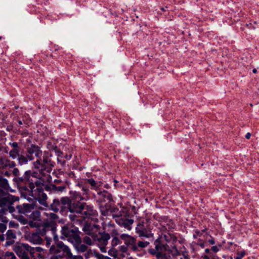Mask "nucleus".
I'll return each instance as SVG.
<instances>
[{
  "label": "nucleus",
  "instance_id": "f257e3e1",
  "mask_svg": "<svg viewBox=\"0 0 259 259\" xmlns=\"http://www.w3.org/2000/svg\"><path fill=\"white\" fill-rule=\"evenodd\" d=\"M49 178L39 177L34 181L35 188L30 189L25 194L22 192V196L26 198L28 195L33 196L42 205H45L47 196L44 192V187L46 182L49 181Z\"/></svg>",
  "mask_w": 259,
  "mask_h": 259
},
{
  "label": "nucleus",
  "instance_id": "f03ea898",
  "mask_svg": "<svg viewBox=\"0 0 259 259\" xmlns=\"http://www.w3.org/2000/svg\"><path fill=\"white\" fill-rule=\"evenodd\" d=\"M36 175V173H31L29 170L26 171L22 177L16 179V182L21 193L23 192L26 195L30 189L35 188L34 181L39 178Z\"/></svg>",
  "mask_w": 259,
  "mask_h": 259
},
{
  "label": "nucleus",
  "instance_id": "7ed1b4c3",
  "mask_svg": "<svg viewBox=\"0 0 259 259\" xmlns=\"http://www.w3.org/2000/svg\"><path fill=\"white\" fill-rule=\"evenodd\" d=\"M98 201L100 203V207L102 214L108 215L109 212H112L114 208H112L110 203L113 201L110 193L106 190L98 191L97 192Z\"/></svg>",
  "mask_w": 259,
  "mask_h": 259
},
{
  "label": "nucleus",
  "instance_id": "20e7f679",
  "mask_svg": "<svg viewBox=\"0 0 259 259\" xmlns=\"http://www.w3.org/2000/svg\"><path fill=\"white\" fill-rule=\"evenodd\" d=\"M34 167L38 169L40 174L42 175V178H49L50 179V176L48 175L52 170V168L54 166V162L52 161L51 158L48 156H44L43 159L41 157L39 159L33 162Z\"/></svg>",
  "mask_w": 259,
  "mask_h": 259
},
{
  "label": "nucleus",
  "instance_id": "39448f33",
  "mask_svg": "<svg viewBox=\"0 0 259 259\" xmlns=\"http://www.w3.org/2000/svg\"><path fill=\"white\" fill-rule=\"evenodd\" d=\"M50 250L52 253H60L66 259H83L81 255H73L69 247L62 241L57 243L56 246H51Z\"/></svg>",
  "mask_w": 259,
  "mask_h": 259
},
{
  "label": "nucleus",
  "instance_id": "423d86ee",
  "mask_svg": "<svg viewBox=\"0 0 259 259\" xmlns=\"http://www.w3.org/2000/svg\"><path fill=\"white\" fill-rule=\"evenodd\" d=\"M112 212L114 213L112 217L119 226L126 229L128 231L132 230V226L134 221L133 219L130 218L127 212L124 213L123 211H119L117 208H114L112 210Z\"/></svg>",
  "mask_w": 259,
  "mask_h": 259
},
{
  "label": "nucleus",
  "instance_id": "0eeeda50",
  "mask_svg": "<svg viewBox=\"0 0 259 259\" xmlns=\"http://www.w3.org/2000/svg\"><path fill=\"white\" fill-rule=\"evenodd\" d=\"M61 233L72 243L79 244L81 242L79 232L76 227L68 225H65L62 227Z\"/></svg>",
  "mask_w": 259,
  "mask_h": 259
},
{
  "label": "nucleus",
  "instance_id": "6e6552de",
  "mask_svg": "<svg viewBox=\"0 0 259 259\" xmlns=\"http://www.w3.org/2000/svg\"><path fill=\"white\" fill-rule=\"evenodd\" d=\"M150 219L148 218L140 220L135 228V232L139 237L150 238L152 236Z\"/></svg>",
  "mask_w": 259,
  "mask_h": 259
},
{
  "label": "nucleus",
  "instance_id": "1a4fd4ad",
  "mask_svg": "<svg viewBox=\"0 0 259 259\" xmlns=\"http://www.w3.org/2000/svg\"><path fill=\"white\" fill-rule=\"evenodd\" d=\"M70 203L68 197H63L60 199H55L50 205L51 209L54 212H60L62 215H66L68 212V206Z\"/></svg>",
  "mask_w": 259,
  "mask_h": 259
},
{
  "label": "nucleus",
  "instance_id": "9d476101",
  "mask_svg": "<svg viewBox=\"0 0 259 259\" xmlns=\"http://www.w3.org/2000/svg\"><path fill=\"white\" fill-rule=\"evenodd\" d=\"M39 234L46 237L53 238L55 240L58 239L56 234V227L55 224H45L39 228Z\"/></svg>",
  "mask_w": 259,
  "mask_h": 259
},
{
  "label": "nucleus",
  "instance_id": "9b49d317",
  "mask_svg": "<svg viewBox=\"0 0 259 259\" xmlns=\"http://www.w3.org/2000/svg\"><path fill=\"white\" fill-rule=\"evenodd\" d=\"M83 206V203L80 202H72L70 199V203L68 206V212L69 211L71 213L69 215L71 220L73 221L78 220L77 215H80Z\"/></svg>",
  "mask_w": 259,
  "mask_h": 259
},
{
  "label": "nucleus",
  "instance_id": "f8f14e48",
  "mask_svg": "<svg viewBox=\"0 0 259 259\" xmlns=\"http://www.w3.org/2000/svg\"><path fill=\"white\" fill-rule=\"evenodd\" d=\"M94 241L102 252H106L107 251L106 245L108 244V240L110 239V235L108 233H102L96 234L94 236Z\"/></svg>",
  "mask_w": 259,
  "mask_h": 259
},
{
  "label": "nucleus",
  "instance_id": "ddd939ff",
  "mask_svg": "<svg viewBox=\"0 0 259 259\" xmlns=\"http://www.w3.org/2000/svg\"><path fill=\"white\" fill-rule=\"evenodd\" d=\"M83 205L82 210L80 214V217L83 219L88 218L93 221L97 220L98 213L94 209V207L84 202H83Z\"/></svg>",
  "mask_w": 259,
  "mask_h": 259
},
{
  "label": "nucleus",
  "instance_id": "4468645a",
  "mask_svg": "<svg viewBox=\"0 0 259 259\" xmlns=\"http://www.w3.org/2000/svg\"><path fill=\"white\" fill-rule=\"evenodd\" d=\"M120 239L123 241L124 244L128 246L130 250L136 252L137 249V246L136 245L137 237L123 233L120 235Z\"/></svg>",
  "mask_w": 259,
  "mask_h": 259
},
{
  "label": "nucleus",
  "instance_id": "2eb2a0df",
  "mask_svg": "<svg viewBox=\"0 0 259 259\" xmlns=\"http://www.w3.org/2000/svg\"><path fill=\"white\" fill-rule=\"evenodd\" d=\"M26 152L30 158V160L34 159V156L37 158L39 159L42 155V151L40 148L35 144H31L29 147L27 148Z\"/></svg>",
  "mask_w": 259,
  "mask_h": 259
},
{
  "label": "nucleus",
  "instance_id": "dca6fc26",
  "mask_svg": "<svg viewBox=\"0 0 259 259\" xmlns=\"http://www.w3.org/2000/svg\"><path fill=\"white\" fill-rule=\"evenodd\" d=\"M39 229L36 232H30L26 235V238L27 241L34 244H40L43 240L40 236Z\"/></svg>",
  "mask_w": 259,
  "mask_h": 259
},
{
  "label": "nucleus",
  "instance_id": "f3484780",
  "mask_svg": "<svg viewBox=\"0 0 259 259\" xmlns=\"http://www.w3.org/2000/svg\"><path fill=\"white\" fill-rule=\"evenodd\" d=\"M35 206V205L33 203L31 204L24 203L22 204L17 205L16 208L19 213L27 214L34 209Z\"/></svg>",
  "mask_w": 259,
  "mask_h": 259
},
{
  "label": "nucleus",
  "instance_id": "a211bd4d",
  "mask_svg": "<svg viewBox=\"0 0 259 259\" xmlns=\"http://www.w3.org/2000/svg\"><path fill=\"white\" fill-rule=\"evenodd\" d=\"M9 188L8 180L0 175V197L6 194Z\"/></svg>",
  "mask_w": 259,
  "mask_h": 259
},
{
  "label": "nucleus",
  "instance_id": "6ab92c4d",
  "mask_svg": "<svg viewBox=\"0 0 259 259\" xmlns=\"http://www.w3.org/2000/svg\"><path fill=\"white\" fill-rule=\"evenodd\" d=\"M16 163L11 161L6 157H2L0 158V167L3 168H14L16 166Z\"/></svg>",
  "mask_w": 259,
  "mask_h": 259
},
{
  "label": "nucleus",
  "instance_id": "aec40b11",
  "mask_svg": "<svg viewBox=\"0 0 259 259\" xmlns=\"http://www.w3.org/2000/svg\"><path fill=\"white\" fill-rule=\"evenodd\" d=\"M193 237L196 240V242H199V239L206 240L207 238V233L205 232V229L199 231L195 230L194 231Z\"/></svg>",
  "mask_w": 259,
  "mask_h": 259
},
{
  "label": "nucleus",
  "instance_id": "412c9836",
  "mask_svg": "<svg viewBox=\"0 0 259 259\" xmlns=\"http://www.w3.org/2000/svg\"><path fill=\"white\" fill-rule=\"evenodd\" d=\"M16 238L15 232L12 230L7 231L6 234L5 246L12 245L14 243V239Z\"/></svg>",
  "mask_w": 259,
  "mask_h": 259
},
{
  "label": "nucleus",
  "instance_id": "4be33fe9",
  "mask_svg": "<svg viewBox=\"0 0 259 259\" xmlns=\"http://www.w3.org/2000/svg\"><path fill=\"white\" fill-rule=\"evenodd\" d=\"M69 198L72 202H80L81 200H85V197L81 193L77 191H70Z\"/></svg>",
  "mask_w": 259,
  "mask_h": 259
},
{
  "label": "nucleus",
  "instance_id": "5701e85b",
  "mask_svg": "<svg viewBox=\"0 0 259 259\" xmlns=\"http://www.w3.org/2000/svg\"><path fill=\"white\" fill-rule=\"evenodd\" d=\"M91 237L89 236H85L83 238V242L88 245H93L95 244V241H94V236L95 234L91 233L90 234Z\"/></svg>",
  "mask_w": 259,
  "mask_h": 259
},
{
  "label": "nucleus",
  "instance_id": "b1692460",
  "mask_svg": "<svg viewBox=\"0 0 259 259\" xmlns=\"http://www.w3.org/2000/svg\"><path fill=\"white\" fill-rule=\"evenodd\" d=\"M30 158H29L28 157V155L27 153L26 156L20 154L17 157V160H18L19 164L22 165L27 164L28 160L30 161Z\"/></svg>",
  "mask_w": 259,
  "mask_h": 259
},
{
  "label": "nucleus",
  "instance_id": "393cba45",
  "mask_svg": "<svg viewBox=\"0 0 259 259\" xmlns=\"http://www.w3.org/2000/svg\"><path fill=\"white\" fill-rule=\"evenodd\" d=\"M154 245L155 248L159 252H162V251L167 250L166 246L162 244L158 239L155 241Z\"/></svg>",
  "mask_w": 259,
  "mask_h": 259
},
{
  "label": "nucleus",
  "instance_id": "a878e982",
  "mask_svg": "<svg viewBox=\"0 0 259 259\" xmlns=\"http://www.w3.org/2000/svg\"><path fill=\"white\" fill-rule=\"evenodd\" d=\"M87 183L86 181L84 183L82 182L78 183V186L81 189L82 195L87 196L88 194L89 190L87 187Z\"/></svg>",
  "mask_w": 259,
  "mask_h": 259
},
{
  "label": "nucleus",
  "instance_id": "bb28decb",
  "mask_svg": "<svg viewBox=\"0 0 259 259\" xmlns=\"http://www.w3.org/2000/svg\"><path fill=\"white\" fill-rule=\"evenodd\" d=\"M161 225L163 228V230H171V229H174L175 226V225L171 220H169L167 223L164 222L162 223Z\"/></svg>",
  "mask_w": 259,
  "mask_h": 259
},
{
  "label": "nucleus",
  "instance_id": "cd10ccee",
  "mask_svg": "<svg viewBox=\"0 0 259 259\" xmlns=\"http://www.w3.org/2000/svg\"><path fill=\"white\" fill-rule=\"evenodd\" d=\"M88 184H90L91 186V188L94 190H97V188L100 186L98 183L96 182L93 179H89L85 180Z\"/></svg>",
  "mask_w": 259,
  "mask_h": 259
},
{
  "label": "nucleus",
  "instance_id": "c85d7f7f",
  "mask_svg": "<svg viewBox=\"0 0 259 259\" xmlns=\"http://www.w3.org/2000/svg\"><path fill=\"white\" fill-rule=\"evenodd\" d=\"M149 243L147 241H136V245L137 246V249L136 252L139 251L140 249L145 248L149 245Z\"/></svg>",
  "mask_w": 259,
  "mask_h": 259
},
{
  "label": "nucleus",
  "instance_id": "c756f323",
  "mask_svg": "<svg viewBox=\"0 0 259 259\" xmlns=\"http://www.w3.org/2000/svg\"><path fill=\"white\" fill-rule=\"evenodd\" d=\"M29 218L33 221H39L40 219V212L38 210L33 211L30 214Z\"/></svg>",
  "mask_w": 259,
  "mask_h": 259
},
{
  "label": "nucleus",
  "instance_id": "7c9ffc66",
  "mask_svg": "<svg viewBox=\"0 0 259 259\" xmlns=\"http://www.w3.org/2000/svg\"><path fill=\"white\" fill-rule=\"evenodd\" d=\"M32 252H33V258L36 259L37 257L40 256V254L38 252H40L43 251V249L40 247H32Z\"/></svg>",
  "mask_w": 259,
  "mask_h": 259
},
{
  "label": "nucleus",
  "instance_id": "2f4dec72",
  "mask_svg": "<svg viewBox=\"0 0 259 259\" xmlns=\"http://www.w3.org/2000/svg\"><path fill=\"white\" fill-rule=\"evenodd\" d=\"M19 152V149H13L9 152V156L12 159H15L20 155Z\"/></svg>",
  "mask_w": 259,
  "mask_h": 259
},
{
  "label": "nucleus",
  "instance_id": "473e14b6",
  "mask_svg": "<svg viewBox=\"0 0 259 259\" xmlns=\"http://www.w3.org/2000/svg\"><path fill=\"white\" fill-rule=\"evenodd\" d=\"M51 187L52 190L55 192H63L65 191L66 189V186L65 185L60 186H56L55 185H51Z\"/></svg>",
  "mask_w": 259,
  "mask_h": 259
},
{
  "label": "nucleus",
  "instance_id": "72a5a7b5",
  "mask_svg": "<svg viewBox=\"0 0 259 259\" xmlns=\"http://www.w3.org/2000/svg\"><path fill=\"white\" fill-rule=\"evenodd\" d=\"M76 244L77 245H75V247L78 252H83L88 249V247L84 244H80V243Z\"/></svg>",
  "mask_w": 259,
  "mask_h": 259
},
{
  "label": "nucleus",
  "instance_id": "f704fd0d",
  "mask_svg": "<svg viewBox=\"0 0 259 259\" xmlns=\"http://www.w3.org/2000/svg\"><path fill=\"white\" fill-rule=\"evenodd\" d=\"M7 226L4 224H0V241H3L5 240V236L2 233L6 231Z\"/></svg>",
  "mask_w": 259,
  "mask_h": 259
},
{
  "label": "nucleus",
  "instance_id": "c9c22d12",
  "mask_svg": "<svg viewBox=\"0 0 259 259\" xmlns=\"http://www.w3.org/2000/svg\"><path fill=\"white\" fill-rule=\"evenodd\" d=\"M121 243L120 239L117 237L116 236H114L113 237L112 241H111V245L112 247H114V246L120 244Z\"/></svg>",
  "mask_w": 259,
  "mask_h": 259
},
{
  "label": "nucleus",
  "instance_id": "e433bc0d",
  "mask_svg": "<svg viewBox=\"0 0 259 259\" xmlns=\"http://www.w3.org/2000/svg\"><path fill=\"white\" fill-rule=\"evenodd\" d=\"M53 151H55V152L56 153V154L58 156L57 160L58 161L61 162V161L60 160V159H59V157H62V155H63L62 152L60 151V150L58 148L57 145H56V147L53 149Z\"/></svg>",
  "mask_w": 259,
  "mask_h": 259
},
{
  "label": "nucleus",
  "instance_id": "4c0bfd02",
  "mask_svg": "<svg viewBox=\"0 0 259 259\" xmlns=\"http://www.w3.org/2000/svg\"><path fill=\"white\" fill-rule=\"evenodd\" d=\"M56 143L53 141H48L47 144V148L50 151H53V149L56 147Z\"/></svg>",
  "mask_w": 259,
  "mask_h": 259
},
{
  "label": "nucleus",
  "instance_id": "58836bf2",
  "mask_svg": "<svg viewBox=\"0 0 259 259\" xmlns=\"http://www.w3.org/2000/svg\"><path fill=\"white\" fill-rule=\"evenodd\" d=\"M16 219L22 225H26L28 223L27 220L22 215L18 216Z\"/></svg>",
  "mask_w": 259,
  "mask_h": 259
},
{
  "label": "nucleus",
  "instance_id": "ea45409f",
  "mask_svg": "<svg viewBox=\"0 0 259 259\" xmlns=\"http://www.w3.org/2000/svg\"><path fill=\"white\" fill-rule=\"evenodd\" d=\"M9 203V200L7 198L2 196L0 197V207H2Z\"/></svg>",
  "mask_w": 259,
  "mask_h": 259
},
{
  "label": "nucleus",
  "instance_id": "a19ab883",
  "mask_svg": "<svg viewBox=\"0 0 259 259\" xmlns=\"http://www.w3.org/2000/svg\"><path fill=\"white\" fill-rule=\"evenodd\" d=\"M4 257L5 258H7V259H16V256L15 254L12 252L9 251H7L5 252Z\"/></svg>",
  "mask_w": 259,
  "mask_h": 259
},
{
  "label": "nucleus",
  "instance_id": "79ce46f5",
  "mask_svg": "<svg viewBox=\"0 0 259 259\" xmlns=\"http://www.w3.org/2000/svg\"><path fill=\"white\" fill-rule=\"evenodd\" d=\"M108 254L110 256L116 257L117 256V250L114 247H112V248L108 250Z\"/></svg>",
  "mask_w": 259,
  "mask_h": 259
},
{
  "label": "nucleus",
  "instance_id": "37998d69",
  "mask_svg": "<svg viewBox=\"0 0 259 259\" xmlns=\"http://www.w3.org/2000/svg\"><path fill=\"white\" fill-rule=\"evenodd\" d=\"M83 231L87 232L88 234H90V232L92 230V226L90 224L85 223L82 229Z\"/></svg>",
  "mask_w": 259,
  "mask_h": 259
},
{
  "label": "nucleus",
  "instance_id": "c03bdc74",
  "mask_svg": "<svg viewBox=\"0 0 259 259\" xmlns=\"http://www.w3.org/2000/svg\"><path fill=\"white\" fill-rule=\"evenodd\" d=\"M206 242V240H204L202 239H199V242H194L196 245L200 246L201 248H203L205 247V244Z\"/></svg>",
  "mask_w": 259,
  "mask_h": 259
},
{
  "label": "nucleus",
  "instance_id": "a18cd8bd",
  "mask_svg": "<svg viewBox=\"0 0 259 259\" xmlns=\"http://www.w3.org/2000/svg\"><path fill=\"white\" fill-rule=\"evenodd\" d=\"M170 253H171V255L172 257H175L178 256L179 254V252L176 247H174L170 250Z\"/></svg>",
  "mask_w": 259,
  "mask_h": 259
},
{
  "label": "nucleus",
  "instance_id": "49530a36",
  "mask_svg": "<svg viewBox=\"0 0 259 259\" xmlns=\"http://www.w3.org/2000/svg\"><path fill=\"white\" fill-rule=\"evenodd\" d=\"M149 251L151 254L155 255L156 257L157 255L161 253L159 252L155 248L150 249Z\"/></svg>",
  "mask_w": 259,
  "mask_h": 259
},
{
  "label": "nucleus",
  "instance_id": "de8ad7c7",
  "mask_svg": "<svg viewBox=\"0 0 259 259\" xmlns=\"http://www.w3.org/2000/svg\"><path fill=\"white\" fill-rule=\"evenodd\" d=\"M64 257L61 255V254H54L51 257L50 259H63Z\"/></svg>",
  "mask_w": 259,
  "mask_h": 259
},
{
  "label": "nucleus",
  "instance_id": "09e8293b",
  "mask_svg": "<svg viewBox=\"0 0 259 259\" xmlns=\"http://www.w3.org/2000/svg\"><path fill=\"white\" fill-rule=\"evenodd\" d=\"M157 259H169L166 255L165 254L163 253L162 252H161L160 254H158V255H157Z\"/></svg>",
  "mask_w": 259,
  "mask_h": 259
},
{
  "label": "nucleus",
  "instance_id": "8fccbe9b",
  "mask_svg": "<svg viewBox=\"0 0 259 259\" xmlns=\"http://www.w3.org/2000/svg\"><path fill=\"white\" fill-rule=\"evenodd\" d=\"M9 227H11V228H18L19 227V225L18 223H17L14 221H11L9 223Z\"/></svg>",
  "mask_w": 259,
  "mask_h": 259
},
{
  "label": "nucleus",
  "instance_id": "3c124183",
  "mask_svg": "<svg viewBox=\"0 0 259 259\" xmlns=\"http://www.w3.org/2000/svg\"><path fill=\"white\" fill-rule=\"evenodd\" d=\"M128 248V247L126 246L125 244L124 245H121L120 246V250L122 252H126L127 251Z\"/></svg>",
  "mask_w": 259,
  "mask_h": 259
},
{
  "label": "nucleus",
  "instance_id": "603ef678",
  "mask_svg": "<svg viewBox=\"0 0 259 259\" xmlns=\"http://www.w3.org/2000/svg\"><path fill=\"white\" fill-rule=\"evenodd\" d=\"M27 223L31 228L36 227L38 226V224L37 223L31 221L28 222Z\"/></svg>",
  "mask_w": 259,
  "mask_h": 259
},
{
  "label": "nucleus",
  "instance_id": "864d4df0",
  "mask_svg": "<svg viewBox=\"0 0 259 259\" xmlns=\"http://www.w3.org/2000/svg\"><path fill=\"white\" fill-rule=\"evenodd\" d=\"M9 145L10 146H11L13 148V149H19V148L18 147V144L16 142H14L13 143H10Z\"/></svg>",
  "mask_w": 259,
  "mask_h": 259
},
{
  "label": "nucleus",
  "instance_id": "5fc2aeb1",
  "mask_svg": "<svg viewBox=\"0 0 259 259\" xmlns=\"http://www.w3.org/2000/svg\"><path fill=\"white\" fill-rule=\"evenodd\" d=\"M245 255V253L244 252H241L240 253H238L237 256L235 257V259H241L243 256Z\"/></svg>",
  "mask_w": 259,
  "mask_h": 259
},
{
  "label": "nucleus",
  "instance_id": "6e6d98bb",
  "mask_svg": "<svg viewBox=\"0 0 259 259\" xmlns=\"http://www.w3.org/2000/svg\"><path fill=\"white\" fill-rule=\"evenodd\" d=\"M19 170L17 168H14L13 170V174L15 176H18L19 175Z\"/></svg>",
  "mask_w": 259,
  "mask_h": 259
},
{
  "label": "nucleus",
  "instance_id": "4d7b16f0",
  "mask_svg": "<svg viewBox=\"0 0 259 259\" xmlns=\"http://www.w3.org/2000/svg\"><path fill=\"white\" fill-rule=\"evenodd\" d=\"M16 209V208L12 206H9L8 208L9 211L11 213H13L15 211Z\"/></svg>",
  "mask_w": 259,
  "mask_h": 259
},
{
  "label": "nucleus",
  "instance_id": "13d9d810",
  "mask_svg": "<svg viewBox=\"0 0 259 259\" xmlns=\"http://www.w3.org/2000/svg\"><path fill=\"white\" fill-rule=\"evenodd\" d=\"M52 239L51 237H46L47 245L49 246L51 244Z\"/></svg>",
  "mask_w": 259,
  "mask_h": 259
},
{
  "label": "nucleus",
  "instance_id": "bf43d9fd",
  "mask_svg": "<svg viewBox=\"0 0 259 259\" xmlns=\"http://www.w3.org/2000/svg\"><path fill=\"white\" fill-rule=\"evenodd\" d=\"M163 238L166 241L168 242L170 240V238H171V236L169 234L168 235L164 234L163 235Z\"/></svg>",
  "mask_w": 259,
  "mask_h": 259
},
{
  "label": "nucleus",
  "instance_id": "052dcab7",
  "mask_svg": "<svg viewBox=\"0 0 259 259\" xmlns=\"http://www.w3.org/2000/svg\"><path fill=\"white\" fill-rule=\"evenodd\" d=\"M211 250L214 252H217L219 251V248L217 246H213L211 247Z\"/></svg>",
  "mask_w": 259,
  "mask_h": 259
},
{
  "label": "nucleus",
  "instance_id": "680f3d73",
  "mask_svg": "<svg viewBox=\"0 0 259 259\" xmlns=\"http://www.w3.org/2000/svg\"><path fill=\"white\" fill-rule=\"evenodd\" d=\"M208 242L210 244H212V245H213V244H214L215 243L214 239V238H212V237H211V238L210 239L208 240Z\"/></svg>",
  "mask_w": 259,
  "mask_h": 259
},
{
  "label": "nucleus",
  "instance_id": "e2e57ef3",
  "mask_svg": "<svg viewBox=\"0 0 259 259\" xmlns=\"http://www.w3.org/2000/svg\"><path fill=\"white\" fill-rule=\"evenodd\" d=\"M4 175L9 177L11 176V173L10 171H6L4 172Z\"/></svg>",
  "mask_w": 259,
  "mask_h": 259
},
{
  "label": "nucleus",
  "instance_id": "0e129e2a",
  "mask_svg": "<svg viewBox=\"0 0 259 259\" xmlns=\"http://www.w3.org/2000/svg\"><path fill=\"white\" fill-rule=\"evenodd\" d=\"M251 137V134L250 133H247L246 135H245V138L247 139H249Z\"/></svg>",
  "mask_w": 259,
  "mask_h": 259
},
{
  "label": "nucleus",
  "instance_id": "69168bd1",
  "mask_svg": "<svg viewBox=\"0 0 259 259\" xmlns=\"http://www.w3.org/2000/svg\"><path fill=\"white\" fill-rule=\"evenodd\" d=\"M51 218L53 219H55L57 217V215L55 213H51Z\"/></svg>",
  "mask_w": 259,
  "mask_h": 259
},
{
  "label": "nucleus",
  "instance_id": "338daca9",
  "mask_svg": "<svg viewBox=\"0 0 259 259\" xmlns=\"http://www.w3.org/2000/svg\"><path fill=\"white\" fill-rule=\"evenodd\" d=\"M65 158L67 159H70L71 157V155L68 156L67 155H65Z\"/></svg>",
  "mask_w": 259,
  "mask_h": 259
},
{
  "label": "nucleus",
  "instance_id": "774afa93",
  "mask_svg": "<svg viewBox=\"0 0 259 259\" xmlns=\"http://www.w3.org/2000/svg\"><path fill=\"white\" fill-rule=\"evenodd\" d=\"M203 259H209V257L206 255L203 256Z\"/></svg>",
  "mask_w": 259,
  "mask_h": 259
}]
</instances>
